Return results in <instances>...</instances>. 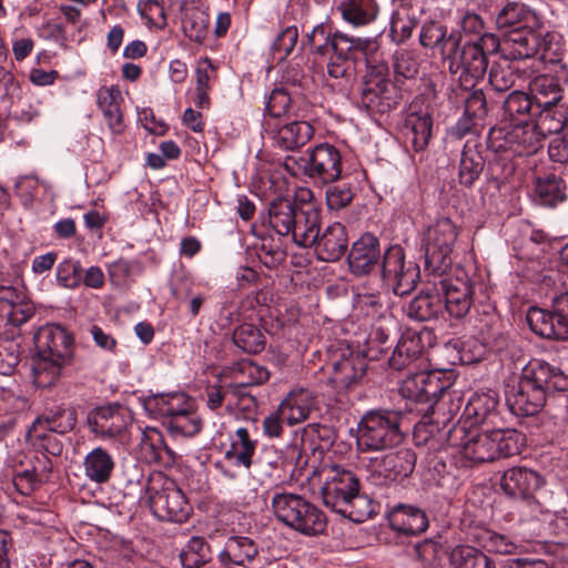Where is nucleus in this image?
<instances>
[{
	"label": "nucleus",
	"mask_w": 568,
	"mask_h": 568,
	"mask_svg": "<svg viewBox=\"0 0 568 568\" xmlns=\"http://www.w3.org/2000/svg\"><path fill=\"white\" fill-rule=\"evenodd\" d=\"M325 196L328 209L337 211L346 207L353 201L354 192L349 184L337 183L326 189Z\"/></svg>",
	"instance_id": "obj_58"
},
{
	"label": "nucleus",
	"mask_w": 568,
	"mask_h": 568,
	"mask_svg": "<svg viewBox=\"0 0 568 568\" xmlns=\"http://www.w3.org/2000/svg\"><path fill=\"white\" fill-rule=\"evenodd\" d=\"M37 355L71 362L74 351L72 335L58 324H47L34 334Z\"/></svg>",
	"instance_id": "obj_14"
},
{
	"label": "nucleus",
	"mask_w": 568,
	"mask_h": 568,
	"mask_svg": "<svg viewBox=\"0 0 568 568\" xmlns=\"http://www.w3.org/2000/svg\"><path fill=\"white\" fill-rule=\"evenodd\" d=\"M383 278L392 284L393 292L403 296L410 293L419 278V267L416 263L405 261V254L399 245L388 247L382 264Z\"/></svg>",
	"instance_id": "obj_13"
},
{
	"label": "nucleus",
	"mask_w": 568,
	"mask_h": 568,
	"mask_svg": "<svg viewBox=\"0 0 568 568\" xmlns=\"http://www.w3.org/2000/svg\"><path fill=\"white\" fill-rule=\"evenodd\" d=\"M283 168L292 176L329 184L342 176V154L335 145L320 143L307 150L306 155H287Z\"/></svg>",
	"instance_id": "obj_5"
},
{
	"label": "nucleus",
	"mask_w": 568,
	"mask_h": 568,
	"mask_svg": "<svg viewBox=\"0 0 568 568\" xmlns=\"http://www.w3.org/2000/svg\"><path fill=\"white\" fill-rule=\"evenodd\" d=\"M298 39V30L295 26L286 27L274 40L272 50L278 54L280 60L286 59L294 50Z\"/></svg>",
	"instance_id": "obj_60"
},
{
	"label": "nucleus",
	"mask_w": 568,
	"mask_h": 568,
	"mask_svg": "<svg viewBox=\"0 0 568 568\" xmlns=\"http://www.w3.org/2000/svg\"><path fill=\"white\" fill-rule=\"evenodd\" d=\"M445 429L450 446L473 463L493 462L520 453L525 436L514 428H467L466 425H448Z\"/></svg>",
	"instance_id": "obj_1"
},
{
	"label": "nucleus",
	"mask_w": 568,
	"mask_h": 568,
	"mask_svg": "<svg viewBox=\"0 0 568 568\" xmlns=\"http://www.w3.org/2000/svg\"><path fill=\"white\" fill-rule=\"evenodd\" d=\"M321 225V213L317 209L310 206L307 209L300 207L296 214V223L290 236L294 243L302 247H311L315 244Z\"/></svg>",
	"instance_id": "obj_31"
},
{
	"label": "nucleus",
	"mask_w": 568,
	"mask_h": 568,
	"mask_svg": "<svg viewBox=\"0 0 568 568\" xmlns=\"http://www.w3.org/2000/svg\"><path fill=\"white\" fill-rule=\"evenodd\" d=\"M539 36L534 30L510 32L503 43V52L510 60H523L537 54Z\"/></svg>",
	"instance_id": "obj_36"
},
{
	"label": "nucleus",
	"mask_w": 568,
	"mask_h": 568,
	"mask_svg": "<svg viewBox=\"0 0 568 568\" xmlns=\"http://www.w3.org/2000/svg\"><path fill=\"white\" fill-rule=\"evenodd\" d=\"M114 466L112 456L102 447L92 449L83 462L85 476L95 484L109 481Z\"/></svg>",
	"instance_id": "obj_41"
},
{
	"label": "nucleus",
	"mask_w": 568,
	"mask_h": 568,
	"mask_svg": "<svg viewBox=\"0 0 568 568\" xmlns=\"http://www.w3.org/2000/svg\"><path fill=\"white\" fill-rule=\"evenodd\" d=\"M526 320L530 329L544 338H568V323L560 322L551 308L530 307Z\"/></svg>",
	"instance_id": "obj_27"
},
{
	"label": "nucleus",
	"mask_w": 568,
	"mask_h": 568,
	"mask_svg": "<svg viewBox=\"0 0 568 568\" xmlns=\"http://www.w3.org/2000/svg\"><path fill=\"white\" fill-rule=\"evenodd\" d=\"M496 26L499 30L515 32L519 30H534L538 19L534 11L518 2L507 3L496 16Z\"/></svg>",
	"instance_id": "obj_29"
},
{
	"label": "nucleus",
	"mask_w": 568,
	"mask_h": 568,
	"mask_svg": "<svg viewBox=\"0 0 568 568\" xmlns=\"http://www.w3.org/2000/svg\"><path fill=\"white\" fill-rule=\"evenodd\" d=\"M498 405L499 397L494 390L474 394L464 408L463 425L467 426L469 422V428H476L479 425L486 426L485 428H496L500 422Z\"/></svg>",
	"instance_id": "obj_18"
},
{
	"label": "nucleus",
	"mask_w": 568,
	"mask_h": 568,
	"mask_svg": "<svg viewBox=\"0 0 568 568\" xmlns=\"http://www.w3.org/2000/svg\"><path fill=\"white\" fill-rule=\"evenodd\" d=\"M58 284L64 288H77L82 283V267L79 261L65 258L55 270Z\"/></svg>",
	"instance_id": "obj_56"
},
{
	"label": "nucleus",
	"mask_w": 568,
	"mask_h": 568,
	"mask_svg": "<svg viewBox=\"0 0 568 568\" xmlns=\"http://www.w3.org/2000/svg\"><path fill=\"white\" fill-rule=\"evenodd\" d=\"M358 103L368 112L379 114L396 108L398 90L384 72V68H373L365 75Z\"/></svg>",
	"instance_id": "obj_11"
},
{
	"label": "nucleus",
	"mask_w": 568,
	"mask_h": 568,
	"mask_svg": "<svg viewBox=\"0 0 568 568\" xmlns=\"http://www.w3.org/2000/svg\"><path fill=\"white\" fill-rule=\"evenodd\" d=\"M365 361L358 355L349 354L333 364L332 382L337 387L349 388L365 373Z\"/></svg>",
	"instance_id": "obj_40"
},
{
	"label": "nucleus",
	"mask_w": 568,
	"mask_h": 568,
	"mask_svg": "<svg viewBox=\"0 0 568 568\" xmlns=\"http://www.w3.org/2000/svg\"><path fill=\"white\" fill-rule=\"evenodd\" d=\"M568 390V375L546 362L532 361L519 382L506 392V404L516 416H531L544 406L548 392Z\"/></svg>",
	"instance_id": "obj_2"
},
{
	"label": "nucleus",
	"mask_w": 568,
	"mask_h": 568,
	"mask_svg": "<svg viewBox=\"0 0 568 568\" xmlns=\"http://www.w3.org/2000/svg\"><path fill=\"white\" fill-rule=\"evenodd\" d=\"M150 507L153 515L162 521H176L178 516V489L166 486L156 491L150 498Z\"/></svg>",
	"instance_id": "obj_49"
},
{
	"label": "nucleus",
	"mask_w": 568,
	"mask_h": 568,
	"mask_svg": "<svg viewBox=\"0 0 568 568\" xmlns=\"http://www.w3.org/2000/svg\"><path fill=\"white\" fill-rule=\"evenodd\" d=\"M484 158L478 150L476 140H467L459 162L458 179L459 183L470 187L480 176L484 170Z\"/></svg>",
	"instance_id": "obj_37"
},
{
	"label": "nucleus",
	"mask_w": 568,
	"mask_h": 568,
	"mask_svg": "<svg viewBox=\"0 0 568 568\" xmlns=\"http://www.w3.org/2000/svg\"><path fill=\"white\" fill-rule=\"evenodd\" d=\"M336 10L342 20L353 28H364L372 24L379 13L376 0H339Z\"/></svg>",
	"instance_id": "obj_28"
},
{
	"label": "nucleus",
	"mask_w": 568,
	"mask_h": 568,
	"mask_svg": "<svg viewBox=\"0 0 568 568\" xmlns=\"http://www.w3.org/2000/svg\"><path fill=\"white\" fill-rule=\"evenodd\" d=\"M439 291L444 296V310L457 320L465 317L476 302L484 304L488 300L487 286L479 276L470 275L459 266L439 281Z\"/></svg>",
	"instance_id": "obj_6"
},
{
	"label": "nucleus",
	"mask_w": 568,
	"mask_h": 568,
	"mask_svg": "<svg viewBox=\"0 0 568 568\" xmlns=\"http://www.w3.org/2000/svg\"><path fill=\"white\" fill-rule=\"evenodd\" d=\"M122 94L118 87H102L97 93V103L103 113L110 130L120 134L124 130L123 114L120 109Z\"/></svg>",
	"instance_id": "obj_34"
},
{
	"label": "nucleus",
	"mask_w": 568,
	"mask_h": 568,
	"mask_svg": "<svg viewBox=\"0 0 568 568\" xmlns=\"http://www.w3.org/2000/svg\"><path fill=\"white\" fill-rule=\"evenodd\" d=\"M278 407L285 422L288 425H296L306 420L312 412L317 409V399L313 392L298 388L290 392Z\"/></svg>",
	"instance_id": "obj_25"
},
{
	"label": "nucleus",
	"mask_w": 568,
	"mask_h": 568,
	"mask_svg": "<svg viewBox=\"0 0 568 568\" xmlns=\"http://www.w3.org/2000/svg\"><path fill=\"white\" fill-rule=\"evenodd\" d=\"M32 424L28 430L27 439L41 456H60L63 452V444L55 430Z\"/></svg>",
	"instance_id": "obj_44"
},
{
	"label": "nucleus",
	"mask_w": 568,
	"mask_h": 568,
	"mask_svg": "<svg viewBox=\"0 0 568 568\" xmlns=\"http://www.w3.org/2000/svg\"><path fill=\"white\" fill-rule=\"evenodd\" d=\"M332 42L333 33L329 27L324 23H318L306 34L303 45H308L315 54L325 55L332 50Z\"/></svg>",
	"instance_id": "obj_57"
},
{
	"label": "nucleus",
	"mask_w": 568,
	"mask_h": 568,
	"mask_svg": "<svg viewBox=\"0 0 568 568\" xmlns=\"http://www.w3.org/2000/svg\"><path fill=\"white\" fill-rule=\"evenodd\" d=\"M459 235V227L450 219L442 217L428 226L425 237V267L444 274L452 264V253Z\"/></svg>",
	"instance_id": "obj_9"
},
{
	"label": "nucleus",
	"mask_w": 568,
	"mask_h": 568,
	"mask_svg": "<svg viewBox=\"0 0 568 568\" xmlns=\"http://www.w3.org/2000/svg\"><path fill=\"white\" fill-rule=\"evenodd\" d=\"M291 102L292 92L287 88L283 85H281L280 88H275L271 92L266 102L265 123L271 120L281 121L282 116L287 113Z\"/></svg>",
	"instance_id": "obj_55"
},
{
	"label": "nucleus",
	"mask_w": 568,
	"mask_h": 568,
	"mask_svg": "<svg viewBox=\"0 0 568 568\" xmlns=\"http://www.w3.org/2000/svg\"><path fill=\"white\" fill-rule=\"evenodd\" d=\"M388 521L393 530L404 535H419L428 527L426 513L405 504H398L388 511Z\"/></svg>",
	"instance_id": "obj_26"
},
{
	"label": "nucleus",
	"mask_w": 568,
	"mask_h": 568,
	"mask_svg": "<svg viewBox=\"0 0 568 568\" xmlns=\"http://www.w3.org/2000/svg\"><path fill=\"white\" fill-rule=\"evenodd\" d=\"M535 201L540 205L554 207L566 200V184L556 174L539 176L535 181Z\"/></svg>",
	"instance_id": "obj_42"
},
{
	"label": "nucleus",
	"mask_w": 568,
	"mask_h": 568,
	"mask_svg": "<svg viewBox=\"0 0 568 568\" xmlns=\"http://www.w3.org/2000/svg\"><path fill=\"white\" fill-rule=\"evenodd\" d=\"M402 415L397 410L367 412L358 423L357 443L368 450H381L402 442Z\"/></svg>",
	"instance_id": "obj_8"
},
{
	"label": "nucleus",
	"mask_w": 568,
	"mask_h": 568,
	"mask_svg": "<svg viewBox=\"0 0 568 568\" xmlns=\"http://www.w3.org/2000/svg\"><path fill=\"white\" fill-rule=\"evenodd\" d=\"M568 78L565 72L539 74L529 83V90L536 104L545 112L551 108L564 109L562 100Z\"/></svg>",
	"instance_id": "obj_17"
},
{
	"label": "nucleus",
	"mask_w": 568,
	"mask_h": 568,
	"mask_svg": "<svg viewBox=\"0 0 568 568\" xmlns=\"http://www.w3.org/2000/svg\"><path fill=\"white\" fill-rule=\"evenodd\" d=\"M135 263L125 258H118L106 266L111 284L123 286L129 283L133 275Z\"/></svg>",
	"instance_id": "obj_61"
},
{
	"label": "nucleus",
	"mask_w": 568,
	"mask_h": 568,
	"mask_svg": "<svg viewBox=\"0 0 568 568\" xmlns=\"http://www.w3.org/2000/svg\"><path fill=\"white\" fill-rule=\"evenodd\" d=\"M423 349L422 336L416 332H406L398 339L388 358L389 366L394 369H402L415 362Z\"/></svg>",
	"instance_id": "obj_38"
},
{
	"label": "nucleus",
	"mask_w": 568,
	"mask_h": 568,
	"mask_svg": "<svg viewBox=\"0 0 568 568\" xmlns=\"http://www.w3.org/2000/svg\"><path fill=\"white\" fill-rule=\"evenodd\" d=\"M8 313L0 316V336L13 338L17 334V328L34 315V307L30 303L19 302L11 306Z\"/></svg>",
	"instance_id": "obj_50"
},
{
	"label": "nucleus",
	"mask_w": 568,
	"mask_h": 568,
	"mask_svg": "<svg viewBox=\"0 0 568 568\" xmlns=\"http://www.w3.org/2000/svg\"><path fill=\"white\" fill-rule=\"evenodd\" d=\"M53 470V462L47 456H37L31 465L17 470L12 483L18 493L29 496L48 483Z\"/></svg>",
	"instance_id": "obj_21"
},
{
	"label": "nucleus",
	"mask_w": 568,
	"mask_h": 568,
	"mask_svg": "<svg viewBox=\"0 0 568 568\" xmlns=\"http://www.w3.org/2000/svg\"><path fill=\"white\" fill-rule=\"evenodd\" d=\"M32 424L50 428L59 434L71 432L77 424V413L71 407L55 406L39 416Z\"/></svg>",
	"instance_id": "obj_48"
},
{
	"label": "nucleus",
	"mask_w": 568,
	"mask_h": 568,
	"mask_svg": "<svg viewBox=\"0 0 568 568\" xmlns=\"http://www.w3.org/2000/svg\"><path fill=\"white\" fill-rule=\"evenodd\" d=\"M392 346L393 342L389 343V336L382 327L372 329L367 338V355L372 359H377L383 354H387Z\"/></svg>",
	"instance_id": "obj_63"
},
{
	"label": "nucleus",
	"mask_w": 568,
	"mask_h": 568,
	"mask_svg": "<svg viewBox=\"0 0 568 568\" xmlns=\"http://www.w3.org/2000/svg\"><path fill=\"white\" fill-rule=\"evenodd\" d=\"M516 74L509 65H496L490 69L489 84L497 92H504L514 87Z\"/></svg>",
	"instance_id": "obj_64"
},
{
	"label": "nucleus",
	"mask_w": 568,
	"mask_h": 568,
	"mask_svg": "<svg viewBox=\"0 0 568 568\" xmlns=\"http://www.w3.org/2000/svg\"><path fill=\"white\" fill-rule=\"evenodd\" d=\"M271 506L281 523L303 535L315 536L325 531L326 516L301 495L275 493Z\"/></svg>",
	"instance_id": "obj_7"
},
{
	"label": "nucleus",
	"mask_w": 568,
	"mask_h": 568,
	"mask_svg": "<svg viewBox=\"0 0 568 568\" xmlns=\"http://www.w3.org/2000/svg\"><path fill=\"white\" fill-rule=\"evenodd\" d=\"M180 11L184 36L195 43H202L210 26V18L204 8L199 2L192 1L180 8Z\"/></svg>",
	"instance_id": "obj_30"
},
{
	"label": "nucleus",
	"mask_w": 568,
	"mask_h": 568,
	"mask_svg": "<svg viewBox=\"0 0 568 568\" xmlns=\"http://www.w3.org/2000/svg\"><path fill=\"white\" fill-rule=\"evenodd\" d=\"M532 102L528 94L520 91L511 92L504 103L505 112L513 121L517 122L516 116L529 114Z\"/></svg>",
	"instance_id": "obj_62"
},
{
	"label": "nucleus",
	"mask_w": 568,
	"mask_h": 568,
	"mask_svg": "<svg viewBox=\"0 0 568 568\" xmlns=\"http://www.w3.org/2000/svg\"><path fill=\"white\" fill-rule=\"evenodd\" d=\"M444 61L448 63L452 74L462 72L473 78L483 77L488 65V59L481 45L477 42H466L460 45L459 34L456 38L455 48L449 50Z\"/></svg>",
	"instance_id": "obj_15"
},
{
	"label": "nucleus",
	"mask_w": 568,
	"mask_h": 568,
	"mask_svg": "<svg viewBox=\"0 0 568 568\" xmlns=\"http://www.w3.org/2000/svg\"><path fill=\"white\" fill-rule=\"evenodd\" d=\"M321 476V493L325 506L353 521H363L367 513L357 509V506L367 504V500L359 494L357 476L339 466L324 468Z\"/></svg>",
	"instance_id": "obj_4"
},
{
	"label": "nucleus",
	"mask_w": 568,
	"mask_h": 568,
	"mask_svg": "<svg viewBox=\"0 0 568 568\" xmlns=\"http://www.w3.org/2000/svg\"><path fill=\"white\" fill-rule=\"evenodd\" d=\"M417 55L408 50H398L394 54V71L397 75L412 79L418 73Z\"/></svg>",
	"instance_id": "obj_59"
},
{
	"label": "nucleus",
	"mask_w": 568,
	"mask_h": 568,
	"mask_svg": "<svg viewBox=\"0 0 568 568\" xmlns=\"http://www.w3.org/2000/svg\"><path fill=\"white\" fill-rule=\"evenodd\" d=\"M450 564L454 568H496L495 561L484 551L468 545L453 548Z\"/></svg>",
	"instance_id": "obj_47"
},
{
	"label": "nucleus",
	"mask_w": 568,
	"mask_h": 568,
	"mask_svg": "<svg viewBox=\"0 0 568 568\" xmlns=\"http://www.w3.org/2000/svg\"><path fill=\"white\" fill-rule=\"evenodd\" d=\"M231 377L232 386L248 387L265 383L270 378V373L264 366L254 362L241 361L232 367Z\"/></svg>",
	"instance_id": "obj_46"
},
{
	"label": "nucleus",
	"mask_w": 568,
	"mask_h": 568,
	"mask_svg": "<svg viewBox=\"0 0 568 568\" xmlns=\"http://www.w3.org/2000/svg\"><path fill=\"white\" fill-rule=\"evenodd\" d=\"M234 344L243 352L257 354L265 347L263 333L252 324H242L233 333Z\"/></svg>",
	"instance_id": "obj_54"
},
{
	"label": "nucleus",
	"mask_w": 568,
	"mask_h": 568,
	"mask_svg": "<svg viewBox=\"0 0 568 568\" xmlns=\"http://www.w3.org/2000/svg\"><path fill=\"white\" fill-rule=\"evenodd\" d=\"M257 554V548L252 539L243 536H232L227 538L222 556L239 566L252 560Z\"/></svg>",
	"instance_id": "obj_52"
},
{
	"label": "nucleus",
	"mask_w": 568,
	"mask_h": 568,
	"mask_svg": "<svg viewBox=\"0 0 568 568\" xmlns=\"http://www.w3.org/2000/svg\"><path fill=\"white\" fill-rule=\"evenodd\" d=\"M70 364L71 362H61L58 358L37 355L32 364L34 385L39 388L55 386L62 377L63 369Z\"/></svg>",
	"instance_id": "obj_39"
},
{
	"label": "nucleus",
	"mask_w": 568,
	"mask_h": 568,
	"mask_svg": "<svg viewBox=\"0 0 568 568\" xmlns=\"http://www.w3.org/2000/svg\"><path fill=\"white\" fill-rule=\"evenodd\" d=\"M544 485V478L526 467L507 469L500 479L501 489L513 498L534 500L535 493Z\"/></svg>",
	"instance_id": "obj_19"
},
{
	"label": "nucleus",
	"mask_w": 568,
	"mask_h": 568,
	"mask_svg": "<svg viewBox=\"0 0 568 568\" xmlns=\"http://www.w3.org/2000/svg\"><path fill=\"white\" fill-rule=\"evenodd\" d=\"M542 135L532 123L518 120L517 123L493 128L488 135V146L494 152H509L525 156L536 153L541 146Z\"/></svg>",
	"instance_id": "obj_10"
},
{
	"label": "nucleus",
	"mask_w": 568,
	"mask_h": 568,
	"mask_svg": "<svg viewBox=\"0 0 568 568\" xmlns=\"http://www.w3.org/2000/svg\"><path fill=\"white\" fill-rule=\"evenodd\" d=\"M374 41L372 38L352 37L342 31L333 33L332 52L338 53L339 57H345L347 60L355 64L359 54H366L373 47Z\"/></svg>",
	"instance_id": "obj_45"
},
{
	"label": "nucleus",
	"mask_w": 568,
	"mask_h": 568,
	"mask_svg": "<svg viewBox=\"0 0 568 568\" xmlns=\"http://www.w3.org/2000/svg\"><path fill=\"white\" fill-rule=\"evenodd\" d=\"M88 424L92 433L100 437L113 438L121 436L126 427V416L119 406H100L88 415Z\"/></svg>",
	"instance_id": "obj_22"
},
{
	"label": "nucleus",
	"mask_w": 568,
	"mask_h": 568,
	"mask_svg": "<svg viewBox=\"0 0 568 568\" xmlns=\"http://www.w3.org/2000/svg\"><path fill=\"white\" fill-rule=\"evenodd\" d=\"M425 480L432 486L442 488L447 494L454 493L459 486L458 478L452 471V466H448L442 459L433 462L425 474Z\"/></svg>",
	"instance_id": "obj_53"
},
{
	"label": "nucleus",
	"mask_w": 568,
	"mask_h": 568,
	"mask_svg": "<svg viewBox=\"0 0 568 568\" xmlns=\"http://www.w3.org/2000/svg\"><path fill=\"white\" fill-rule=\"evenodd\" d=\"M347 245L346 227L336 222L328 225L323 233H318V237L313 246H315V254L318 260L336 262L345 254Z\"/></svg>",
	"instance_id": "obj_23"
},
{
	"label": "nucleus",
	"mask_w": 568,
	"mask_h": 568,
	"mask_svg": "<svg viewBox=\"0 0 568 568\" xmlns=\"http://www.w3.org/2000/svg\"><path fill=\"white\" fill-rule=\"evenodd\" d=\"M457 33L447 36L446 28L436 22H428L422 27L419 42L423 47L437 50L443 60L446 59L450 49L456 45Z\"/></svg>",
	"instance_id": "obj_43"
},
{
	"label": "nucleus",
	"mask_w": 568,
	"mask_h": 568,
	"mask_svg": "<svg viewBox=\"0 0 568 568\" xmlns=\"http://www.w3.org/2000/svg\"><path fill=\"white\" fill-rule=\"evenodd\" d=\"M379 258V240L372 233H365L355 241L347 255L351 272L358 276L371 273Z\"/></svg>",
	"instance_id": "obj_20"
},
{
	"label": "nucleus",
	"mask_w": 568,
	"mask_h": 568,
	"mask_svg": "<svg viewBox=\"0 0 568 568\" xmlns=\"http://www.w3.org/2000/svg\"><path fill=\"white\" fill-rule=\"evenodd\" d=\"M416 464L415 453L407 448L390 452L372 458L367 479L375 486H384L397 479L408 477Z\"/></svg>",
	"instance_id": "obj_12"
},
{
	"label": "nucleus",
	"mask_w": 568,
	"mask_h": 568,
	"mask_svg": "<svg viewBox=\"0 0 568 568\" xmlns=\"http://www.w3.org/2000/svg\"><path fill=\"white\" fill-rule=\"evenodd\" d=\"M403 397L419 404L432 403L427 412L426 424L429 433L442 432L453 423L462 403L456 392L450 390L448 382L440 378L439 372H418L407 376L400 386Z\"/></svg>",
	"instance_id": "obj_3"
},
{
	"label": "nucleus",
	"mask_w": 568,
	"mask_h": 568,
	"mask_svg": "<svg viewBox=\"0 0 568 568\" xmlns=\"http://www.w3.org/2000/svg\"><path fill=\"white\" fill-rule=\"evenodd\" d=\"M203 427V419L196 413V403L190 396L180 392V435L192 437Z\"/></svg>",
	"instance_id": "obj_51"
},
{
	"label": "nucleus",
	"mask_w": 568,
	"mask_h": 568,
	"mask_svg": "<svg viewBox=\"0 0 568 568\" xmlns=\"http://www.w3.org/2000/svg\"><path fill=\"white\" fill-rule=\"evenodd\" d=\"M405 312L409 318L416 321H432L444 313L443 298L439 288L436 292H422L406 306Z\"/></svg>",
	"instance_id": "obj_35"
},
{
	"label": "nucleus",
	"mask_w": 568,
	"mask_h": 568,
	"mask_svg": "<svg viewBox=\"0 0 568 568\" xmlns=\"http://www.w3.org/2000/svg\"><path fill=\"white\" fill-rule=\"evenodd\" d=\"M407 150L420 153L426 150L433 133V119L428 112H410L403 125Z\"/></svg>",
	"instance_id": "obj_24"
},
{
	"label": "nucleus",
	"mask_w": 568,
	"mask_h": 568,
	"mask_svg": "<svg viewBox=\"0 0 568 568\" xmlns=\"http://www.w3.org/2000/svg\"><path fill=\"white\" fill-rule=\"evenodd\" d=\"M256 449V440L252 439L247 428L239 427L230 435V447L225 452V459L235 467L250 469Z\"/></svg>",
	"instance_id": "obj_33"
},
{
	"label": "nucleus",
	"mask_w": 568,
	"mask_h": 568,
	"mask_svg": "<svg viewBox=\"0 0 568 568\" xmlns=\"http://www.w3.org/2000/svg\"><path fill=\"white\" fill-rule=\"evenodd\" d=\"M265 130L273 144L284 151H294L304 146L314 135V128L307 121H267Z\"/></svg>",
	"instance_id": "obj_16"
},
{
	"label": "nucleus",
	"mask_w": 568,
	"mask_h": 568,
	"mask_svg": "<svg viewBox=\"0 0 568 568\" xmlns=\"http://www.w3.org/2000/svg\"><path fill=\"white\" fill-rule=\"evenodd\" d=\"M300 206L288 199L277 197L270 203L267 210V224L280 236H288L292 232Z\"/></svg>",
	"instance_id": "obj_32"
}]
</instances>
